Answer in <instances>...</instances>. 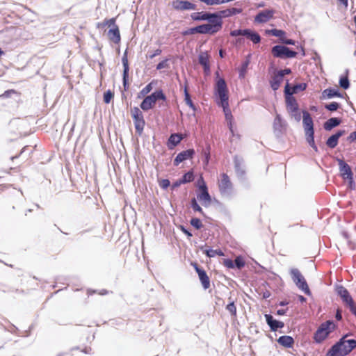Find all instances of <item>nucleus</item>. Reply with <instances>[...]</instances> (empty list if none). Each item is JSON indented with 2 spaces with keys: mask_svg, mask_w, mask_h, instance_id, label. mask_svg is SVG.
I'll list each match as a JSON object with an SVG mask.
<instances>
[{
  "mask_svg": "<svg viewBox=\"0 0 356 356\" xmlns=\"http://www.w3.org/2000/svg\"><path fill=\"white\" fill-rule=\"evenodd\" d=\"M344 336L340 341L334 345L329 350L328 356H346L356 347V341L354 339L346 340Z\"/></svg>",
  "mask_w": 356,
  "mask_h": 356,
  "instance_id": "1",
  "label": "nucleus"
},
{
  "mask_svg": "<svg viewBox=\"0 0 356 356\" xmlns=\"http://www.w3.org/2000/svg\"><path fill=\"white\" fill-rule=\"evenodd\" d=\"M302 113V125L305 136V140L308 144L315 151H318V148L314 142V122L311 115L307 111H303Z\"/></svg>",
  "mask_w": 356,
  "mask_h": 356,
  "instance_id": "2",
  "label": "nucleus"
},
{
  "mask_svg": "<svg viewBox=\"0 0 356 356\" xmlns=\"http://www.w3.org/2000/svg\"><path fill=\"white\" fill-rule=\"evenodd\" d=\"M216 95L218 97L219 102L218 104L222 107L229 106L228 102V90L226 83L223 79H218L216 85Z\"/></svg>",
  "mask_w": 356,
  "mask_h": 356,
  "instance_id": "3",
  "label": "nucleus"
},
{
  "mask_svg": "<svg viewBox=\"0 0 356 356\" xmlns=\"http://www.w3.org/2000/svg\"><path fill=\"white\" fill-rule=\"evenodd\" d=\"M335 328L334 323L331 321H327L321 324L314 334V340L317 343H321L324 341L329 334L332 332Z\"/></svg>",
  "mask_w": 356,
  "mask_h": 356,
  "instance_id": "4",
  "label": "nucleus"
},
{
  "mask_svg": "<svg viewBox=\"0 0 356 356\" xmlns=\"http://www.w3.org/2000/svg\"><path fill=\"white\" fill-rule=\"evenodd\" d=\"M209 23L197 26L200 33L202 34H213L218 32L222 27V21L220 17H216L208 21Z\"/></svg>",
  "mask_w": 356,
  "mask_h": 356,
  "instance_id": "5",
  "label": "nucleus"
},
{
  "mask_svg": "<svg viewBox=\"0 0 356 356\" xmlns=\"http://www.w3.org/2000/svg\"><path fill=\"white\" fill-rule=\"evenodd\" d=\"M292 280L296 286L307 295H310V290L301 273L297 268H292L290 270Z\"/></svg>",
  "mask_w": 356,
  "mask_h": 356,
  "instance_id": "6",
  "label": "nucleus"
},
{
  "mask_svg": "<svg viewBox=\"0 0 356 356\" xmlns=\"http://www.w3.org/2000/svg\"><path fill=\"white\" fill-rule=\"evenodd\" d=\"M165 99V95L162 92V91H156L152 95L146 97L145 99L140 104V107L144 111H147L152 108L154 105L155 104L156 102L158 99H163L164 100Z\"/></svg>",
  "mask_w": 356,
  "mask_h": 356,
  "instance_id": "7",
  "label": "nucleus"
},
{
  "mask_svg": "<svg viewBox=\"0 0 356 356\" xmlns=\"http://www.w3.org/2000/svg\"><path fill=\"white\" fill-rule=\"evenodd\" d=\"M336 291L343 302L349 306L350 311L356 316V305L348 291L342 286H337Z\"/></svg>",
  "mask_w": 356,
  "mask_h": 356,
  "instance_id": "8",
  "label": "nucleus"
},
{
  "mask_svg": "<svg viewBox=\"0 0 356 356\" xmlns=\"http://www.w3.org/2000/svg\"><path fill=\"white\" fill-rule=\"evenodd\" d=\"M131 117L134 119L135 128L138 134H141L145 127V120L141 111L134 107L131 110Z\"/></svg>",
  "mask_w": 356,
  "mask_h": 356,
  "instance_id": "9",
  "label": "nucleus"
},
{
  "mask_svg": "<svg viewBox=\"0 0 356 356\" xmlns=\"http://www.w3.org/2000/svg\"><path fill=\"white\" fill-rule=\"evenodd\" d=\"M272 53L275 57L279 58H293L296 56V51L290 50L288 47L282 45L275 46L272 49Z\"/></svg>",
  "mask_w": 356,
  "mask_h": 356,
  "instance_id": "10",
  "label": "nucleus"
},
{
  "mask_svg": "<svg viewBox=\"0 0 356 356\" xmlns=\"http://www.w3.org/2000/svg\"><path fill=\"white\" fill-rule=\"evenodd\" d=\"M339 165L341 176L343 179H348L350 186L352 187L353 184V178L350 168L342 160H339Z\"/></svg>",
  "mask_w": 356,
  "mask_h": 356,
  "instance_id": "11",
  "label": "nucleus"
},
{
  "mask_svg": "<svg viewBox=\"0 0 356 356\" xmlns=\"http://www.w3.org/2000/svg\"><path fill=\"white\" fill-rule=\"evenodd\" d=\"M173 8L178 10H195V5L188 1L175 0L172 2Z\"/></svg>",
  "mask_w": 356,
  "mask_h": 356,
  "instance_id": "12",
  "label": "nucleus"
},
{
  "mask_svg": "<svg viewBox=\"0 0 356 356\" xmlns=\"http://www.w3.org/2000/svg\"><path fill=\"white\" fill-rule=\"evenodd\" d=\"M275 11L273 10H265L260 12L254 18L257 23H265L273 18Z\"/></svg>",
  "mask_w": 356,
  "mask_h": 356,
  "instance_id": "13",
  "label": "nucleus"
},
{
  "mask_svg": "<svg viewBox=\"0 0 356 356\" xmlns=\"http://www.w3.org/2000/svg\"><path fill=\"white\" fill-rule=\"evenodd\" d=\"M195 152L193 149H190L186 151H183L177 154L174 161L175 165H178L180 163L185 160L192 158Z\"/></svg>",
  "mask_w": 356,
  "mask_h": 356,
  "instance_id": "14",
  "label": "nucleus"
},
{
  "mask_svg": "<svg viewBox=\"0 0 356 356\" xmlns=\"http://www.w3.org/2000/svg\"><path fill=\"white\" fill-rule=\"evenodd\" d=\"M265 318L270 326V329L273 331H276L279 328H282L284 327V323L281 321H278L277 320L273 319V316L269 314H265Z\"/></svg>",
  "mask_w": 356,
  "mask_h": 356,
  "instance_id": "15",
  "label": "nucleus"
},
{
  "mask_svg": "<svg viewBox=\"0 0 356 356\" xmlns=\"http://www.w3.org/2000/svg\"><path fill=\"white\" fill-rule=\"evenodd\" d=\"M197 199L204 207H209L211 202V198L207 189L200 190L197 195Z\"/></svg>",
  "mask_w": 356,
  "mask_h": 356,
  "instance_id": "16",
  "label": "nucleus"
},
{
  "mask_svg": "<svg viewBox=\"0 0 356 356\" xmlns=\"http://www.w3.org/2000/svg\"><path fill=\"white\" fill-rule=\"evenodd\" d=\"M191 17L193 19L196 21L200 20H207L210 21L211 19H214L216 17H219L216 14H210L207 13H196L191 15Z\"/></svg>",
  "mask_w": 356,
  "mask_h": 356,
  "instance_id": "17",
  "label": "nucleus"
},
{
  "mask_svg": "<svg viewBox=\"0 0 356 356\" xmlns=\"http://www.w3.org/2000/svg\"><path fill=\"white\" fill-rule=\"evenodd\" d=\"M195 268L199 275V278L204 289H207L210 286L209 279L204 270L200 269L197 265H194Z\"/></svg>",
  "mask_w": 356,
  "mask_h": 356,
  "instance_id": "18",
  "label": "nucleus"
},
{
  "mask_svg": "<svg viewBox=\"0 0 356 356\" xmlns=\"http://www.w3.org/2000/svg\"><path fill=\"white\" fill-rule=\"evenodd\" d=\"M219 188L222 193H228L231 188V183L228 177L225 174H223L221 176V179L219 182Z\"/></svg>",
  "mask_w": 356,
  "mask_h": 356,
  "instance_id": "19",
  "label": "nucleus"
},
{
  "mask_svg": "<svg viewBox=\"0 0 356 356\" xmlns=\"http://www.w3.org/2000/svg\"><path fill=\"white\" fill-rule=\"evenodd\" d=\"M344 134V131H339L335 134L331 136L326 142L327 145L330 148L335 147L338 144L339 138Z\"/></svg>",
  "mask_w": 356,
  "mask_h": 356,
  "instance_id": "20",
  "label": "nucleus"
},
{
  "mask_svg": "<svg viewBox=\"0 0 356 356\" xmlns=\"http://www.w3.org/2000/svg\"><path fill=\"white\" fill-rule=\"evenodd\" d=\"M108 38L115 43H118L120 40V31L117 26L111 28L108 32Z\"/></svg>",
  "mask_w": 356,
  "mask_h": 356,
  "instance_id": "21",
  "label": "nucleus"
},
{
  "mask_svg": "<svg viewBox=\"0 0 356 356\" xmlns=\"http://www.w3.org/2000/svg\"><path fill=\"white\" fill-rule=\"evenodd\" d=\"M286 102L288 112L295 111L296 109L298 108V103L292 96H286Z\"/></svg>",
  "mask_w": 356,
  "mask_h": 356,
  "instance_id": "22",
  "label": "nucleus"
},
{
  "mask_svg": "<svg viewBox=\"0 0 356 356\" xmlns=\"http://www.w3.org/2000/svg\"><path fill=\"white\" fill-rule=\"evenodd\" d=\"M283 81V77L282 75H280L278 73L275 74L274 76L270 81V86L273 90H277L280 86L281 83Z\"/></svg>",
  "mask_w": 356,
  "mask_h": 356,
  "instance_id": "23",
  "label": "nucleus"
},
{
  "mask_svg": "<svg viewBox=\"0 0 356 356\" xmlns=\"http://www.w3.org/2000/svg\"><path fill=\"white\" fill-rule=\"evenodd\" d=\"M199 62L202 65L204 66V70L206 72L209 70V55L207 52H202L200 54Z\"/></svg>",
  "mask_w": 356,
  "mask_h": 356,
  "instance_id": "24",
  "label": "nucleus"
},
{
  "mask_svg": "<svg viewBox=\"0 0 356 356\" xmlns=\"http://www.w3.org/2000/svg\"><path fill=\"white\" fill-rule=\"evenodd\" d=\"M182 139V136L179 134H172L168 140V147L172 149L175 146L180 143Z\"/></svg>",
  "mask_w": 356,
  "mask_h": 356,
  "instance_id": "25",
  "label": "nucleus"
},
{
  "mask_svg": "<svg viewBox=\"0 0 356 356\" xmlns=\"http://www.w3.org/2000/svg\"><path fill=\"white\" fill-rule=\"evenodd\" d=\"M340 124V120L336 118H332L326 121L324 124V129L330 131L332 128L338 126Z\"/></svg>",
  "mask_w": 356,
  "mask_h": 356,
  "instance_id": "26",
  "label": "nucleus"
},
{
  "mask_svg": "<svg viewBox=\"0 0 356 356\" xmlns=\"http://www.w3.org/2000/svg\"><path fill=\"white\" fill-rule=\"evenodd\" d=\"M278 343L285 347H290L293 343V339L290 336H282L278 339Z\"/></svg>",
  "mask_w": 356,
  "mask_h": 356,
  "instance_id": "27",
  "label": "nucleus"
},
{
  "mask_svg": "<svg viewBox=\"0 0 356 356\" xmlns=\"http://www.w3.org/2000/svg\"><path fill=\"white\" fill-rule=\"evenodd\" d=\"M203 252L209 257H214L216 255L223 256L224 253L220 250L206 249Z\"/></svg>",
  "mask_w": 356,
  "mask_h": 356,
  "instance_id": "28",
  "label": "nucleus"
},
{
  "mask_svg": "<svg viewBox=\"0 0 356 356\" xmlns=\"http://www.w3.org/2000/svg\"><path fill=\"white\" fill-rule=\"evenodd\" d=\"M223 108V111L225 113V118L227 121H229V129L232 132H233V130H232V122H231V119L232 118V114H231V111L229 108V106H227L226 107H222Z\"/></svg>",
  "mask_w": 356,
  "mask_h": 356,
  "instance_id": "29",
  "label": "nucleus"
},
{
  "mask_svg": "<svg viewBox=\"0 0 356 356\" xmlns=\"http://www.w3.org/2000/svg\"><path fill=\"white\" fill-rule=\"evenodd\" d=\"M184 96H185V98H184V100H185V102L186 104L193 110V111H195V106H194L193 103L192 102V100L191 99V97H190V95L186 90V88H185L184 90Z\"/></svg>",
  "mask_w": 356,
  "mask_h": 356,
  "instance_id": "30",
  "label": "nucleus"
},
{
  "mask_svg": "<svg viewBox=\"0 0 356 356\" xmlns=\"http://www.w3.org/2000/svg\"><path fill=\"white\" fill-rule=\"evenodd\" d=\"M123 65H124L123 83H124V88H126L127 78L128 76V70H129L127 60L126 58H123Z\"/></svg>",
  "mask_w": 356,
  "mask_h": 356,
  "instance_id": "31",
  "label": "nucleus"
},
{
  "mask_svg": "<svg viewBox=\"0 0 356 356\" xmlns=\"http://www.w3.org/2000/svg\"><path fill=\"white\" fill-rule=\"evenodd\" d=\"M246 36L250 38L254 43H258L260 41V36L257 33L252 32L250 30L248 31V33Z\"/></svg>",
  "mask_w": 356,
  "mask_h": 356,
  "instance_id": "32",
  "label": "nucleus"
},
{
  "mask_svg": "<svg viewBox=\"0 0 356 356\" xmlns=\"http://www.w3.org/2000/svg\"><path fill=\"white\" fill-rule=\"evenodd\" d=\"M289 113L291 118H293L296 122H299L301 120V113L299 111L298 108L296 109L295 111H290Z\"/></svg>",
  "mask_w": 356,
  "mask_h": 356,
  "instance_id": "33",
  "label": "nucleus"
},
{
  "mask_svg": "<svg viewBox=\"0 0 356 356\" xmlns=\"http://www.w3.org/2000/svg\"><path fill=\"white\" fill-rule=\"evenodd\" d=\"M323 94H325L329 98L340 97V94L335 90H325Z\"/></svg>",
  "mask_w": 356,
  "mask_h": 356,
  "instance_id": "34",
  "label": "nucleus"
},
{
  "mask_svg": "<svg viewBox=\"0 0 356 356\" xmlns=\"http://www.w3.org/2000/svg\"><path fill=\"white\" fill-rule=\"evenodd\" d=\"M339 85L343 89H348L349 88V81L346 76L341 77L339 80Z\"/></svg>",
  "mask_w": 356,
  "mask_h": 356,
  "instance_id": "35",
  "label": "nucleus"
},
{
  "mask_svg": "<svg viewBox=\"0 0 356 356\" xmlns=\"http://www.w3.org/2000/svg\"><path fill=\"white\" fill-rule=\"evenodd\" d=\"M307 85L305 83H300L292 87V92L297 93L299 91L305 90Z\"/></svg>",
  "mask_w": 356,
  "mask_h": 356,
  "instance_id": "36",
  "label": "nucleus"
},
{
  "mask_svg": "<svg viewBox=\"0 0 356 356\" xmlns=\"http://www.w3.org/2000/svg\"><path fill=\"white\" fill-rule=\"evenodd\" d=\"M248 29H245V30H234L232 31L230 34L232 36H238V35H247V34L248 33Z\"/></svg>",
  "mask_w": 356,
  "mask_h": 356,
  "instance_id": "37",
  "label": "nucleus"
},
{
  "mask_svg": "<svg viewBox=\"0 0 356 356\" xmlns=\"http://www.w3.org/2000/svg\"><path fill=\"white\" fill-rule=\"evenodd\" d=\"M268 32L275 37L281 38L285 35V32L280 29H272L268 31Z\"/></svg>",
  "mask_w": 356,
  "mask_h": 356,
  "instance_id": "38",
  "label": "nucleus"
},
{
  "mask_svg": "<svg viewBox=\"0 0 356 356\" xmlns=\"http://www.w3.org/2000/svg\"><path fill=\"white\" fill-rule=\"evenodd\" d=\"M193 179V172H188L184 175L182 179H181V182L184 184L186 182L191 181Z\"/></svg>",
  "mask_w": 356,
  "mask_h": 356,
  "instance_id": "39",
  "label": "nucleus"
},
{
  "mask_svg": "<svg viewBox=\"0 0 356 356\" xmlns=\"http://www.w3.org/2000/svg\"><path fill=\"white\" fill-rule=\"evenodd\" d=\"M152 83H149L140 92V96L139 97H143L146 95L147 93H149L152 90Z\"/></svg>",
  "mask_w": 356,
  "mask_h": 356,
  "instance_id": "40",
  "label": "nucleus"
},
{
  "mask_svg": "<svg viewBox=\"0 0 356 356\" xmlns=\"http://www.w3.org/2000/svg\"><path fill=\"white\" fill-rule=\"evenodd\" d=\"M113 97V94L111 90H107L104 95V101L105 103H110L111 100Z\"/></svg>",
  "mask_w": 356,
  "mask_h": 356,
  "instance_id": "41",
  "label": "nucleus"
},
{
  "mask_svg": "<svg viewBox=\"0 0 356 356\" xmlns=\"http://www.w3.org/2000/svg\"><path fill=\"white\" fill-rule=\"evenodd\" d=\"M197 186L199 188V190H204L207 189V185L205 181H204L202 177H200V178L197 180Z\"/></svg>",
  "mask_w": 356,
  "mask_h": 356,
  "instance_id": "42",
  "label": "nucleus"
},
{
  "mask_svg": "<svg viewBox=\"0 0 356 356\" xmlns=\"http://www.w3.org/2000/svg\"><path fill=\"white\" fill-rule=\"evenodd\" d=\"M248 65V62H245L242 67L239 70V77L243 79L244 78L245 75V73H246V69H247V67Z\"/></svg>",
  "mask_w": 356,
  "mask_h": 356,
  "instance_id": "43",
  "label": "nucleus"
},
{
  "mask_svg": "<svg viewBox=\"0 0 356 356\" xmlns=\"http://www.w3.org/2000/svg\"><path fill=\"white\" fill-rule=\"evenodd\" d=\"M227 309L229 312V313L232 314V315H236V307L234 304V302H230L227 306Z\"/></svg>",
  "mask_w": 356,
  "mask_h": 356,
  "instance_id": "44",
  "label": "nucleus"
},
{
  "mask_svg": "<svg viewBox=\"0 0 356 356\" xmlns=\"http://www.w3.org/2000/svg\"><path fill=\"white\" fill-rule=\"evenodd\" d=\"M191 206H192V208L193 209V210L200 212V213L202 212V208L198 205V204L197 203V201L195 198H193L192 200Z\"/></svg>",
  "mask_w": 356,
  "mask_h": 356,
  "instance_id": "45",
  "label": "nucleus"
},
{
  "mask_svg": "<svg viewBox=\"0 0 356 356\" xmlns=\"http://www.w3.org/2000/svg\"><path fill=\"white\" fill-rule=\"evenodd\" d=\"M338 107L339 104L337 102H332L325 106V108L330 111H336L338 108Z\"/></svg>",
  "mask_w": 356,
  "mask_h": 356,
  "instance_id": "46",
  "label": "nucleus"
},
{
  "mask_svg": "<svg viewBox=\"0 0 356 356\" xmlns=\"http://www.w3.org/2000/svg\"><path fill=\"white\" fill-rule=\"evenodd\" d=\"M191 224L196 229H199L202 226L201 221L197 218H193L191 221Z\"/></svg>",
  "mask_w": 356,
  "mask_h": 356,
  "instance_id": "47",
  "label": "nucleus"
},
{
  "mask_svg": "<svg viewBox=\"0 0 356 356\" xmlns=\"http://www.w3.org/2000/svg\"><path fill=\"white\" fill-rule=\"evenodd\" d=\"M207 5H218L222 3L221 0H200Z\"/></svg>",
  "mask_w": 356,
  "mask_h": 356,
  "instance_id": "48",
  "label": "nucleus"
},
{
  "mask_svg": "<svg viewBox=\"0 0 356 356\" xmlns=\"http://www.w3.org/2000/svg\"><path fill=\"white\" fill-rule=\"evenodd\" d=\"M159 186L165 189L170 186V181L168 179H162L159 181Z\"/></svg>",
  "mask_w": 356,
  "mask_h": 356,
  "instance_id": "49",
  "label": "nucleus"
},
{
  "mask_svg": "<svg viewBox=\"0 0 356 356\" xmlns=\"http://www.w3.org/2000/svg\"><path fill=\"white\" fill-rule=\"evenodd\" d=\"M284 92L286 96H291L294 92H292V88H291L289 83H286L285 86Z\"/></svg>",
  "mask_w": 356,
  "mask_h": 356,
  "instance_id": "50",
  "label": "nucleus"
},
{
  "mask_svg": "<svg viewBox=\"0 0 356 356\" xmlns=\"http://www.w3.org/2000/svg\"><path fill=\"white\" fill-rule=\"evenodd\" d=\"M223 264L226 267L229 268H233L234 267V262L231 259H225Z\"/></svg>",
  "mask_w": 356,
  "mask_h": 356,
  "instance_id": "51",
  "label": "nucleus"
},
{
  "mask_svg": "<svg viewBox=\"0 0 356 356\" xmlns=\"http://www.w3.org/2000/svg\"><path fill=\"white\" fill-rule=\"evenodd\" d=\"M235 264L238 268H241L244 266V262L241 258L237 257L235 259Z\"/></svg>",
  "mask_w": 356,
  "mask_h": 356,
  "instance_id": "52",
  "label": "nucleus"
},
{
  "mask_svg": "<svg viewBox=\"0 0 356 356\" xmlns=\"http://www.w3.org/2000/svg\"><path fill=\"white\" fill-rule=\"evenodd\" d=\"M167 60H163L157 65L156 69L161 70L168 67Z\"/></svg>",
  "mask_w": 356,
  "mask_h": 356,
  "instance_id": "53",
  "label": "nucleus"
},
{
  "mask_svg": "<svg viewBox=\"0 0 356 356\" xmlns=\"http://www.w3.org/2000/svg\"><path fill=\"white\" fill-rule=\"evenodd\" d=\"M115 22V19L112 18L108 20H106L104 24L106 25H108L109 27L113 28L114 26H116Z\"/></svg>",
  "mask_w": 356,
  "mask_h": 356,
  "instance_id": "54",
  "label": "nucleus"
},
{
  "mask_svg": "<svg viewBox=\"0 0 356 356\" xmlns=\"http://www.w3.org/2000/svg\"><path fill=\"white\" fill-rule=\"evenodd\" d=\"M228 12H229V14L226 15V16L238 14L241 12V10L240 9H237V8H232V10H228Z\"/></svg>",
  "mask_w": 356,
  "mask_h": 356,
  "instance_id": "55",
  "label": "nucleus"
},
{
  "mask_svg": "<svg viewBox=\"0 0 356 356\" xmlns=\"http://www.w3.org/2000/svg\"><path fill=\"white\" fill-rule=\"evenodd\" d=\"M277 73H278L280 75H282V77H284V75L289 74L291 73L290 69H284L283 70L278 71Z\"/></svg>",
  "mask_w": 356,
  "mask_h": 356,
  "instance_id": "56",
  "label": "nucleus"
},
{
  "mask_svg": "<svg viewBox=\"0 0 356 356\" xmlns=\"http://www.w3.org/2000/svg\"><path fill=\"white\" fill-rule=\"evenodd\" d=\"M195 33H200V31H199V29H197V26L195 27V28H191L186 32V33H190V34H194Z\"/></svg>",
  "mask_w": 356,
  "mask_h": 356,
  "instance_id": "57",
  "label": "nucleus"
},
{
  "mask_svg": "<svg viewBox=\"0 0 356 356\" xmlns=\"http://www.w3.org/2000/svg\"><path fill=\"white\" fill-rule=\"evenodd\" d=\"M282 41L286 44H295V41L291 39H282Z\"/></svg>",
  "mask_w": 356,
  "mask_h": 356,
  "instance_id": "58",
  "label": "nucleus"
},
{
  "mask_svg": "<svg viewBox=\"0 0 356 356\" xmlns=\"http://www.w3.org/2000/svg\"><path fill=\"white\" fill-rule=\"evenodd\" d=\"M161 53V50L159 49H157L154 51V52L152 54L149 55V56L150 58H153L154 57L159 55Z\"/></svg>",
  "mask_w": 356,
  "mask_h": 356,
  "instance_id": "59",
  "label": "nucleus"
},
{
  "mask_svg": "<svg viewBox=\"0 0 356 356\" xmlns=\"http://www.w3.org/2000/svg\"><path fill=\"white\" fill-rule=\"evenodd\" d=\"M350 139H351L352 140H356V131L350 134Z\"/></svg>",
  "mask_w": 356,
  "mask_h": 356,
  "instance_id": "60",
  "label": "nucleus"
},
{
  "mask_svg": "<svg viewBox=\"0 0 356 356\" xmlns=\"http://www.w3.org/2000/svg\"><path fill=\"white\" fill-rule=\"evenodd\" d=\"M181 184H183V183H182V182H181V180L177 181L175 182V183L172 184V188L178 187V186H180Z\"/></svg>",
  "mask_w": 356,
  "mask_h": 356,
  "instance_id": "61",
  "label": "nucleus"
},
{
  "mask_svg": "<svg viewBox=\"0 0 356 356\" xmlns=\"http://www.w3.org/2000/svg\"><path fill=\"white\" fill-rule=\"evenodd\" d=\"M277 314L279 315H284L285 314V310L284 309H280L277 312Z\"/></svg>",
  "mask_w": 356,
  "mask_h": 356,
  "instance_id": "62",
  "label": "nucleus"
},
{
  "mask_svg": "<svg viewBox=\"0 0 356 356\" xmlns=\"http://www.w3.org/2000/svg\"><path fill=\"white\" fill-rule=\"evenodd\" d=\"M336 318L338 320H341V314H340V312L339 311L337 312Z\"/></svg>",
  "mask_w": 356,
  "mask_h": 356,
  "instance_id": "63",
  "label": "nucleus"
},
{
  "mask_svg": "<svg viewBox=\"0 0 356 356\" xmlns=\"http://www.w3.org/2000/svg\"><path fill=\"white\" fill-rule=\"evenodd\" d=\"M299 300L301 301V302H305V298L302 296H299Z\"/></svg>",
  "mask_w": 356,
  "mask_h": 356,
  "instance_id": "64",
  "label": "nucleus"
}]
</instances>
